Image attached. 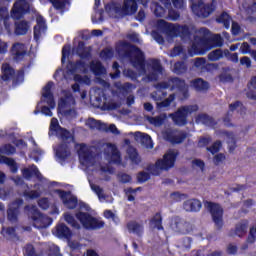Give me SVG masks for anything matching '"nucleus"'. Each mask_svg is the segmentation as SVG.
<instances>
[{
    "mask_svg": "<svg viewBox=\"0 0 256 256\" xmlns=\"http://www.w3.org/2000/svg\"><path fill=\"white\" fill-rule=\"evenodd\" d=\"M117 52L124 59H129L139 75H146L148 81H157L159 75H163V66L158 59H149L145 65V53L141 49L127 42L117 47Z\"/></svg>",
    "mask_w": 256,
    "mask_h": 256,
    "instance_id": "f257e3e1",
    "label": "nucleus"
},
{
    "mask_svg": "<svg viewBox=\"0 0 256 256\" xmlns=\"http://www.w3.org/2000/svg\"><path fill=\"white\" fill-rule=\"evenodd\" d=\"M24 197L28 199H38V197H41V192L38 190L24 191Z\"/></svg>",
    "mask_w": 256,
    "mask_h": 256,
    "instance_id": "052dcab7",
    "label": "nucleus"
},
{
    "mask_svg": "<svg viewBox=\"0 0 256 256\" xmlns=\"http://www.w3.org/2000/svg\"><path fill=\"white\" fill-rule=\"evenodd\" d=\"M219 59H223V50L221 49H216L208 54L209 61H219Z\"/></svg>",
    "mask_w": 256,
    "mask_h": 256,
    "instance_id": "09e8293b",
    "label": "nucleus"
},
{
    "mask_svg": "<svg viewBox=\"0 0 256 256\" xmlns=\"http://www.w3.org/2000/svg\"><path fill=\"white\" fill-rule=\"evenodd\" d=\"M179 55H182V57H187V54H185V49H183V46L181 45L175 46L170 52V57H179Z\"/></svg>",
    "mask_w": 256,
    "mask_h": 256,
    "instance_id": "3c124183",
    "label": "nucleus"
},
{
    "mask_svg": "<svg viewBox=\"0 0 256 256\" xmlns=\"http://www.w3.org/2000/svg\"><path fill=\"white\" fill-rule=\"evenodd\" d=\"M105 10L110 17L119 18L125 15H133L137 12V1L124 0L123 6L117 3H110L105 6Z\"/></svg>",
    "mask_w": 256,
    "mask_h": 256,
    "instance_id": "7ed1b4c3",
    "label": "nucleus"
},
{
    "mask_svg": "<svg viewBox=\"0 0 256 256\" xmlns=\"http://www.w3.org/2000/svg\"><path fill=\"white\" fill-rule=\"evenodd\" d=\"M24 209L25 211H29L33 220V225L36 229H46V227H49V225L53 223V219L39 212L37 206L27 205Z\"/></svg>",
    "mask_w": 256,
    "mask_h": 256,
    "instance_id": "0eeeda50",
    "label": "nucleus"
},
{
    "mask_svg": "<svg viewBox=\"0 0 256 256\" xmlns=\"http://www.w3.org/2000/svg\"><path fill=\"white\" fill-rule=\"evenodd\" d=\"M217 23H221L225 29H229L231 27V23L233 22V18L227 14V12H223L216 18Z\"/></svg>",
    "mask_w": 256,
    "mask_h": 256,
    "instance_id": "37998d69",
    "label": "nucleus"
},
{
    "mask_svg": "<svg viewBox=\"0 0 256 256\" xmlns=\"http://www.w3.org/2000/svg\"><path fill=\"white\" fill-rule=\"evenodd\" d=\"M86 127H89V129L95 130L97 129L98 131H107V124L96 120L95 118H88L85 121Z\"/></svg>",
    "mask_w": 256,
    "mask_h": 256,
    "instance_id": "2f4dec72",
    "label": "nucleus"
},
{
    "mask_svg": "<svg viewBox=\"0 0 256 256\" xmlns=\"http://www.w3.org/2000/svg\"><path fill=\"white\" fill-rule=\"evenodd\" d=\"M171 1L175 9H179L180 11H185V9H187V4H185V0H171Z\"/></svg>",
    "mask_w": 256,
    "mask_h": 256,
    "instance_id": "680f3d73",
    "label": "nucleus"
},
{
    "mask_svg": "<svg viewBox=\"0 0 256 256\" xmlns=\"http://www.w3.org/2000/svg\"><path fill=\"white\" fill-rule=\"evenodd\" d=\"M165 119H167V116L165 114H160L158 116H146V121L150 125H153L154 127H161L163 123H165Z\"/></svg>",
    "mask_w": 256,
    "mask_h": 256,
    "instance_id": "4c0bfd02",
    "label": "nucleus"
},
{
    "mask_svg": "<svg viewBox=\"0 0 256 256\" xmlns=\"http://www.w3.org/2000/svg\"><path fill=\"white\" fill-rule=\"evenodd\" d=\"M36 23V26H34V39L39 41L41 35L47 31V25L43 16H37Z\"/></svg>",
    "mask_w": 256,
    "mask_h": 256,
    "instance_id": "c85d7f7f",
    "label": "nucleus"
},
{
    "mask_svg": "<svg viewBox=\"0 0 256 256\" xmlns=\"http://www.w3.org/2000/svg\"><path fill=\"white\" fill-rule=\"evenodd\" d=\"M89 185H90L92 191H94V193H96L99 201H107V195H105V191L103 190V188H101L97 184H94L93 182H91V180H89Z\"/></svg>",
    "mask_w": 256,
    "mask_h": 256,
    "instance_id": "a18cd8bd",
    "label": "nucleus"
},
{
    "mask_svg": "<svg viewBox=\"0 0 256 256\" xmlns=\"http://www.w3.org/2000/svg\"><path fill=\"white\" fill-rule=\"evenodd\" d=\"M190 31L189 26L187 25H179L178 24V36L180 37H189Z\"/></svg>",
    "mask_w": 256,
    "mask_h": 256,
    "instance_id": "13d9d810",
    "label": "nucleus"
},
{
    "mask_svg": "<svg viewBox=\"0 0 256 256\" xmlns=\"http://www.w3.org/2000/svg\"><path fill=\"white\" fill-rule=\"evenodd\" d=\"M162 137L165 141H169L173 144H179L182 143L184 139H187V133L167 128L162 132Z\"/></svg>",
    "mask_w": 256,
    "mask_h": 256,
    "instance_id": "dca6fc26",
    "label": "nucleus"
},
{
    "mask_svg": "<svg viewBox=\"0 0 256 256\" xmlns=\"http://www.w3.org/2000/svg\"><path fill=\"white\" fill-rule=\"evenodd\" d=\"M167 11L163 6L159 5L158 3H154V15L156 17H165Z\"/></svg>",
    "mask_w": 256,
    "mask_h": 256,
    "instance_id": "6e6d98bb",
    "label": "nucleus"
},
{
    "mask_svg": "<svg viewBox=\"0 0 256 256\" xmlns=\"http://www.w3.org/2000/svg\"><path fill=\"white\" fill-rule=\"evenodd\" d=\"M90 69L92 73H94V75L96 76L105 75V73H107V70L105 69V67H103V64H101V62L97 60H93L90 63Z\"/></svg>",
    "mask_w": 256,
    "mask_h": 256,
    "instance_id": "e433bc0d",
    "label": "nucleus"
},
{
    "mask_svg": "<svg viewBox=\"0 0 256 256\" xmlns=\"http://www.w3.org/2000/svg\"><path fill=\"white\" fill-rule=\"evenodd\" d=\"M173 101H175V94H170L168 98L157 102L156 109H158V111H167V109L171 107Z\"/></svg>",
    "mask_w": 256,
    "mask_h": 256,
    "instance_id": "c9c22d12",
    "label": "nucleus"
},
{
    "mask_svg": "<svg viewBox=\"0 0 256 256\" xmlns=\"http://www.w3.org/2000/svg\"><path fill=\"white\" fill-rule=\"evenodd\" d=\"M231 33L232 35H234V37H237L238 35H241V33H243V28H241V25H239V23L232 21Z\"/></svg>",
    "mask_w": 256,
    "mask_h": 256,
    "instance_id": "4d7b16f0",
    "label": "nucleus"
},
{
    "mask_svg": "<svg viewBox=\"0 0 256 256\" xmlns=\"http://www.w3.org/2000/svg\"><path fill=\"white\" fill-rule=\"evenodd\" d=\"M131 87H133V85H131V83L129 82L124 84L121 82H116L115 83L116 91L113 90L112 94L120 98L125 97V95H127L131 91Z\"/></svg>",
    "mask_w": 256,
    "mask_h": 256,
    "instance_id": "cd10ccee",
    "label": "nucleus"
},
{
    "mask_svg": "<svg viewBox=\"0 0 256 256\" xmlns=\"http://www.w3.org/2000/svg\"><path fill=\"white\" fill-rule=\"evenodd\" d=\"M64 219L68 225H71V227H74V229H81V225L75 220V217H73L71 214L66 213L64 214Z\"/></svg>",
    "mask_w": 256,
    "mask_h": 256,
    "instance_id": "de8ad7c7",
    "label": "nucleus"
},
{
    "mask_svg": "<svg viewBox=\"0 0 256 256\" xmlns=\"http://www.w3.org/2000/svg\"><path fill=\"white\" fill-rule=\"evenodd\" d=\"M90 102L94 107L100 108L102 111H113L119 107V103L108 99L105 91L101 88H96L90 93Z\"/></svg>",
    "mask_w": 256,
    "mask_h": 256,
    "instance_id": "20e7f679",
    "label": "nucleus"
},
{
    "mask_svg": "<svg viewBox=\"0 0 256 256\" xmlns=\"http://www.w3.org/2000/svg\"><path fill=\"white\" fill-rule=\"evenodd\" d=\"M204 0H200L197 2H191V10L197 17H202V19H206L209 17L215 9H217V1L212 0L211 4H204Z\"/></svg>",
    "mask_w": 256,
    "mask_h": 256,
    "instance_id": "6e6552de",
    "label": "nucleus"
},
{
    "mask_svg": "<svg viewBox=\"0 0 256 256\" xmlns=\"http://www.w3.org/2000/svg\"><path fill=\"white\" fill-rule=\"evenodd\" d=\"M150 227L152 229H158V231L163 229V217H161V213H156L153 216V218L150 220Z\"/></svg>",
    "mask_w": 256,
    "mask_h": 256,
    "instance_id": "c03bdc74",
    "label": "nucleus"
},
{
    "mask_svg": "<svg viewBox=\"0 0 256 256\" xmlns=\"http://www.w3.org/2000/svg\"><path fill=\"white\" fill-rule=\"evenodd\" d=\"M166 83L169 85V87H171V91L178 89V91L182 93L184 99H189V88L187 87V84H185V80L174 77L170 78Z\"/></svg>",
    "mask_w": 256,
    "mask_h": 256,
    "instance_id": "f3484780",
    "label": "nucleus"
},
{
    "mask_svg": "<svg viewBox=\"0 0 256 256\" xmlns=\"http://www.w3.org/2000/svg\"><path fill=\"white\" fill-rule=\"evenodd\" d=\"M170 227L175 233L180 235H187L193 231V224L179 216L172 218Z\"/></svg>",
    "mask_w": 256,
    "mask_h": 256,
    "instance_id": "ddd939ff",
    "label": "nucleus"
},
{
    "mask_svg": "<svg viewBox=\"0 0 256 256\" xmlns=\"http://www.w3.org/2000/svg\"><path fill=\"white\" fill-rule=\"evenodd\" d=\"M156 91H153L150 94L151 99H153V101L157 103H159L160 101H163V99H165V97H167V91H165V89H169V84H167V81L164 82H159L157 84L154 85Z\"/></svg>",
    "mask_w": 256,
    "mask_h": 256,
    "instance_id": "6ab92c4d",
    "label": "nucleus"
},
{
    "mask_svg": "<svg viewBox=\"0 0 256 256\" xmlns=\"http://www.w3.org/2000/svg\"><path fill=\"white\" fill-rule=\"evenodd\" d=\"M139 183H145L151 179V175L148 172L142 171L137 176Z\"/></svg>",
    "mask_w": 256,
    "mask_h": 256,
    "instance_id": "69168bd1",
    "label": "nucleus"
},
{
    "mask_svg": "<svg viewBox=\"0 0 256 256\" xmlns=\"http://www.w3.org/2000/svg\"><path fill=\"white\" fill-rule=\"evenodd\" d=\"M53 7L55 9H65V5H67V0H50Z\"/></svg>",
    "mask_w": 256,
    "mask_h": 256,
    "instance_id": "0e129e2a",
    "label": "nucleus"
},
{
    "mask_svg": "<svg viewBox=\"0 0 256 256\" xmlns=\"http://www.w3.org/2000/svg\"><path fill=\"white\" fill-rule=\"evenodd\" d=\"M186 71H187V65L185 64V62H176L174 64L173 72L176 73V75H181Z\"/></svg>",
    "mask_w": 256,
    "mask_h": 256,
    "instance_id": "8fccbe9b",
    "label": "nucleus"
},
{
    "mask_svg": "<svg viewBox=\"0 0 256 256\" xmlns=\"http://www.w3.org/2000/svg\"><path fill=\"white\" fill-rule=\"evenodd\" d=\"M22 175L24 179H31V177H36L38 181H41L43 179V175L41 172H39V169H37V166L32 165L29 168H24L22 170Z\"/></svg>",
    "mask_w": 256,
    "mask_h": 256,
    "instance_id": "c756f323",
    "label": "nucleus"
},
{
    "mask_svg": "<svg viewBox=\"0 0 256 256\" xmlns=\"http://www.w3.org/2000/svg\"><path fill=\"white\" fill-rule=\"evenodd\" d=\"M103 154L108 163H114L115 165H121V152L117 148V145L106 143L103 144Z\"/></svg>",
    "mask_w": 256,
    "mask_h": 256,
    "instance_id": "f8f14e48",
    "label": "nucleus"
},
{
    "mask_svg": "<svg viewBox=\"0 0 256 256\" xmlns=\"http://www.w3.org/2000/svg\"><path fill=\"white\" fill-rule=\"evenodd\" d=\"M249 228V221L241 220L238 222L234 229L229 232V237H245L247 235V229Z\"/></svg>",
    "mask_w": 256,
    "mask_h": 256,
    "instance_id": "b1692460",
    "label": "nucleus"
},
{
    "mask_svg": "<svg viewBox=\"0 0 256 256\" xmlns=\"http://www.w3.org/2000/svg\"><path fill=\"white\" fill-rule=\"evenodd\" d=\"M195 121L197 125H206V127H215L217 125V122H215V119H213V117L207 114H198L196 116Z\"/></svg>",
    "mask_w": 256,
    "mask_h": 256,
    "instance_id": "7c9ffc66",
    "label": "nucleus"
},
{
    "mask_svg": "<svg viewBox=\"0 0 256 256\" xmlns=\"http://www.w3.org/2000/svg\"><path fill=\"white\" fill-rule=\"evenodd\" d=\"M0 19L6 31L11 33V17H9V10L7 8L0 9Z\"/></svg>",
    "mask_w": 256,
    "mask_h": 256,
    "instance_id": "72a5a7b5",
    "label": "nucleus"
},
{
    "mask_svg": "<svg viewBox=\"0 0 256 256\" xmlns=\"http://www.w3.org/2000/svg\"><path fill=\"white\" fill-rule=\"evenodd\" d=\"M204 207L209 211L212 216V220L215 224V227L218 230L223 229V207L217 203L206 201L204 202Z\"/></svg>",
    "mask_w": 256,
    "mask_h": 256,
    "instance_id": "9d476101",
    "label": "nucleus"
},
{
    "mask_svg": "<svg viewBox=\"0 0 256 256\" xmlns=\"http://www.w3.org/2000/svg\"><path fill=\"white\" fill-rule=\"evenodd\" d=\"M101 59H104V61H107V59H111L113 57V49L111 48H105L100 52Z\"/></svg>",
    "mask_w": 256,
    "mask_h": 256,
    "instance_id": "bf43d9fd",
    "label": "nucleus"
},
{
    "mask_svg": "<svg viewBox=\"0 0 256 256\" xmlns=\"http://www.w3.org/2000/svg\"><path fill=\"white\" fill-rule=\"evenodd\" d=\"M29 2L27 0H18L14 3L13 8L11 10V18L12 19H20L25 15V13L29 12Z\"/></svg>",
    "mask_w": 256,
    "mask_h": 256,
    "instance_id": "a211bd4d",
    "label": "nucleus"
},
{
    "mask_svg": "<svg viewBox=\"0 0 256 256\" xmlns=\"http://www.w3.org/2000/svg\"><path fill=\"white\" fill-rule=\"evenodd\" d=\"M127 155L133 165H139L141 163V156H139L137 149L134 147L128 146Z\"/></svg>",
    "mask_w": 256,
    "mask_h": 256,
    "instance_id": "ea45409f",
    "label": "nucleus"
},
{
    "mask_svg": "<svg viewBox=\"0 0 256 256\" xmlns=\"http://www.w3.org/2000/svg\"><path fill=\"white\" fill-rule=\"evenodd\" d=\"M256 240V227L250 228L247 243H255Z\"/></svg>",
    "mask_w": 256,
    "mask_h": 256,
    "instance_id": "338daca9",
    "label": "nucleus"
},
{
    "mask_svg": "<svg viewBox=\"0 0 256 256\" xmlns=\"http://www.w3.org/2000/svg\"><path fill=\"white\" fill-rule=\"evenodd\" d=\"M11 55L14 61H21L27 55V47L23 43L16 42L11 47Z\"/></svg>",
    "mask_w": 256,
    "mask_h": 256,
    "instance_id": "393cba45",
    "label": "nucleus"
},
{
    "mask_svg": "<svg viewBox=\"0 0 256 256\" xmlns=\"http://www.w3.org/2000/svg\"><path fill=\"white\" fill-rule=\"evenodd\" d=\"M157 25H158V29H161L163 33H165L169 37L178 36L179 24L169 23L165 20H158Z\"/></svg>",
    "mask_w": 256,
    "mask_h": 256,
    "instance_id": "aec40b11",
    "label": "nucleus"
},
{
    "mask_svg": "<svg viewBox=\"0 0 256 256\" xmlns=\"http://www.w3.org/2000/svg\"><path fill=\"white\" fill-rule=\"evenodd\" d=\"M13 153H15V148L11 144L0 147V155H13Z\"/></svg>",
    "mask_w": 256,
    "mask_h": 256,
    "instance_id": "5fc2aeb1",
    "label": "nucleus"
},
{
    "mask_svg": "<svg viewBox=\"0 0 256 256\" xmlns=\"http://www.w3.org/2000/svg\"><path fill=\"white\" fill-rule=\"evenodd\" d=\"M127 229L129 233H134L135 235H138V237H141L143 235V224L137 222V221H130L127 223Z\"/></svg>",
    "mask_w": 256,
    "mask_h": 256,
    "instance_id": "f704fd0d",
    "label": "nucleus"
},
{
    "mask_svg": "<svg viewBox=\"0 0 256 256\" xmlns=\"http://www.w3.org/2000/svg\"><path fill=\"white\" fill-rule=\"evenodd\" d=\"M25 204L23 198H16L8 204L7 219L12 224L19 222V215H21V207Z\"/></svg>",
    "mask_w": 256,
    "mask_h": 256,
    "instance_id": "9b49d317",
    "label": "nucleus"
},
{
    "mask_svg": "<svg viewBox=\"0 0 256 256\" xmlns=\"http://www.w3.org/2000/svg\"><path fill=\"white\" fill-rule=\"evenodd\" d=\"M177 155H179V151L175 149L168 150L163 159H159L155 164H150L147 167V171L151 173V175H161V171H169L172 167H175V161L177 160Z\"/></svg>",
    "mask_w": 256,
    "mask_h": 256,
    "instance_id": "f03ea898",
    "label": "nucleus"
},
{
    "mask_svg": "<svg viewBox=\"0 0 256 256\" xmlns=\"http://www.w3.org/2000/svg\"><path fill=\"white\" fill-rule=\"evenodd\" d=\"M67 143L71 142L63 141L62 144L54 149L55 155L59 161H65V159H68V157L71 155V150H69V146H67Z\"/></svg>",
    "mask_w": 256,
    "mask_h": 256,
    "instance_id": "a878e982",
    "label": "nucleus"
},
{
    "mask_svg": "<svg viewBox=\"0 0 256 256\" xmlns=\"http://www.w3.org/2000/svg\"><path fill=\"white\" fill-rule=\"evenodd\" d=\"M1 234L6 239H15L16 233L13 227L3 228Z\"/></svg>",
    "mask_w": 256,
    "mask_h": 256,
    "instance_id": "864d4df0",
    "label": "nucleus"
},
{
    "mask_svg": "<svg viewBox=\"0 0 256 256\" xmlns=\"http://www.w3.org/2000/svg\"><path fill=\"white\" fill-rule=\"evenodd\" d=\"M201 207H203V204L201 203V200L197 198L188 199L182 204V209L186 211V213H199Z\"/></svg>",
    "mask_w": 256,
    "mask_h": 256,
    "instance_id": "5701e85b",
    "label": "nucleus"
},
{
    "mask_svg": "<svg viewBox=\"0 0 256 256\" xmlns=\"http://www.w3.org/2000/svg\"><path fill=\"white\" fill-rule=\"evenodd\" d=\"M58 110L64 117H75L77 111L75 110V98L71 92H65L58 103Z\"/></svg>",
    "mask_w": 256,
    "mask_h": 256,
    "instance_id": "423d86ee",
    "label": "nucleus"
},
{
    "mask_svg": "<svg viewBox=\"0 0 256 256\" xmlns=\"http://www.w3.org/2000/svg\"><path fill=\"white\" fill-rule=\"evenodd\" d=\"M92 149V147L85 144H80L78 155L81 165H85V167H91V165H93L95 161V154H93Z\"/></svg>",
    "mask_w": 256,
    "mask_h": 256,
    "instance_id": "4468645a",
    "label": "nucleus"
},
{
    "mask_svg": "<svg viewBox=\"0 0 256 256\" xmlns=\"http://www.w3.org/2000/svg\"><path fill=\"white\" fill-rule=\"evenodd\" d=\"M1 69L3 81H11V79H15V69H13L9 63H3Z\"/></svg>",
    "mask_w": 256,
    "mask_h": 256,
    "instance_id": "473e14b6",
    "label": "nucleus"
},
{
    "mask_svg": "<svg viewBox=\"0 0 256 256\" xmlns=\"http://www.w3.org/2000/svg\"><path fill=\"white\" fill-rule=\"evenodd\" d=\"M134 137L142 147H145V149H153V140H151V136H149V134L135 132Z\"/></svg>",
    "mask_w": 256,
    "mask_h": 256,
    "instance_id": "bb28decb",
    "label": "nucleus"
},
{
    "mask_svg": "<svg viewBox=\"0 0 256 256\" xmlns=\"http://www.w3.org/2000/svg\"><path fill=\"white\" fill-rule=\"evenodd\" d=\"M76 218L78 219V221H80L84 229L95 230L103 229L105 227V222L94 218L93 216H91V214L87 212L76 213Z\"/></svg>",
    "mask_w": 256,
    "mask_h": 256,
    "instance_id": "1a4fd4ad",
    "label": "nucleus"
},
{
    "mask_svg": "<svg viewBox=\"0 0 256 256\" xmlns=\"http://www.w3.org/2000/svg\"><path fill=\"white\" fill-rule=\"evenodd\" d=\"M53 82H48L42 89V103H47L51 109H55V98L53 97Z\"/></svg>",
    "mask_w": 256,
    "mask_h": 256,
    "instance_id": "412c9836",
    "label": "nucleus"
},
{
    "mask_svg": "<svg viewBox=\"0 0 256 256\" xmlns=\"http://www.w3.org/2000/svg\"><path fill=\"white\" fill-rule=\"evenodd\" d=\"M220 149H221V141L217 140L212 144V146L207 148V151H210L212 155H215V153H219Z\"/></svg>",
    "mask_w": 256,
    "mask_h": 256,
    "instance_id": "e2e57ef3",
    "label": "nucleus"
},
{
    "mask_svg": "<svg viewBox=\"0 0 256 256\" xmlns=\"http://www.w3.org/2000/svg\"><path fill=\"white\" fill-rule=\"evenodd\" d=\"M187 197V194H183L181 192H173L170 194V199L175 203H181V201H185Z\"/></svg>",
    "mask_w": 256,
    "mask_h": 256,
    "instance_id": "603ef678",
    "label": "nucleus"
},
{
    "mask_svg": "<svg viewBox=\"0 0 256 256\" xmlns=\"http://www.w3.org/2000/svg\"><path fill=\"white\" fill-rule=\"evenodd\" d=\"M197 111H199V106L197 105L181 106L176 112L170 114V117L174 121L175 125H178V127H184V125H187V118L189 115Z\"/></svg>",
    "mask_w": 256,
    "mask_h": 256,
    "instance_id": "39448f33",
    "label": "nucleus"
},
{
    "mask_svg": "<svg viewBox=\"0 0 256 256\" xmlns=\"http://www.w3.org/2000/svg\"><path fill=\"white\" fill-rule=\"evenodd\" d=\"M191 85L196 91H207L209 89V83L202 78L192 80Z\"/></svg>",
    "mask_w": 256,
    "mask_h": 256,
    "instance_id": "a19ab883",
    "label": "nucleus"
},
{
    "mask_svg": "<svg viewBox=\"0 0 256 256\" xmlns=\"http://www.w3.org/2000/svg\"><path fill=\"white\" fill-rule=\"evenodd\" d=\"M50 131H55L57 137L66 143H71L73 141V136L71 132L66 129H63L59 126V121L57 118H52L50 123Z\"/></svg>",
    "mask_w": 256,
    "mask_h": 256,
    "instance_id": "2eb2a0df",
    "label": "nucleus"
},
{
    "mask_svg": "<svg viewBox=\"0 0 256 256\" xmlns=\"http://www.w3.org/2000/svg\"><path fill=\"white\" fill-rule=\"evenodd\" d=\"M25 255H27V256H37V252H35V247H33V245H31V244L26 245Z\"/></svg>",
    "mask_w": 256,
    "mask_h": 256,
    "instance_id": "774afa93",
    "label": "nucleus"
},
{
    "mask_svg": "<svg viewBox=\"0 0 256 256\" xmlns=\"http://www.w3.org/2000/svg\"><path fill=\"white\" fill-rule=\"evenodd\" d=\"M29 31V22L22 20L15 23V33L17 35H27Z\"/></svg>",
    "mask_w": 256,
    "mask_h": 256,
    "instance_id": "79ce46f5",
    "label": "nucleus"
},
{
    "mask_svg": "<svg viewBox=\"0 0 256 256\" xmlns=\"http://www.w3.org/2000/svg\"><path fill=\"white\" fill-rule=\"evenodd\" d=\"M56 235L60 239H69L71 237V230L65 224H59L56 226Z\"/></svg>",
    "mask_w": 256,
    "mask_h": 256,
    "instance_id": "58836bf2",
    "label": "nucleus"
},
{
    "mask_svg": "<svg viewBox=\"0 0 256 256\" xmlns=\"http://www.w3.org/2000/svg\"><path fill=\"white\" fill-rule=\"evenodd\" d=\"M87 69H89V64H86L83 60H80L76 62L73 71L74 73H87Z\"/></svg>",
    "mask_w": 256,
    "mask_h": 256,
    "instance_id": "49530a36",
    "label": "nucleus"
},
{
    "mask_svg": "<svg viewBox=\"0 0 256 256\" xmlns=\"http://www.w3.org/2000/svg\"><path fill=\"white\" fill-rule=\"evenodd\" d=\"M55 193L62 199V202L67 209H75V207H77V197L71 195V192L55 190Z\"/></svg>",
    "mask_w": 256,
    "mask_h": 256,
    "instance_id": "4be33fe9",
    "label": "nucleus"
}]
</instances>
